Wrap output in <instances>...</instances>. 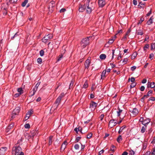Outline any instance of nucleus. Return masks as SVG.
<instances>
[{
	"label": "nucleus",
	"mask_w": 155,
	"mask_h": 155,
	"mask_svg": "<svg viewBox=\"0 0 155 155\" xmlns=\"http://www.w3.org/2000/svg\"><path fill=\"white\" fill-rule=\"evenodd\" d=\"M144 20V18L142 17L140 18V19L139 21V22L138 23V24L139 25V24H141L142 22H143Z\"/></svg>",
	"instance_id": "603ef678"
},
{
	"label": "nucleus",
	"mask_w": 155,
	"mask_h": 155,
	"mask_svg": "<svg viewBox=\"0 0 155 155\" xmlns=\"http://www.w3.org/2000/svg\"><path fill=\"white\" fill-rule=\"evenodd\" d=\"M144 5V4L142 3L141 2H139V4L138 5L139 8H143Z\"/></svg>",
	"instance_id": "c85d7f7f"
},
{
	"label": "nucleus",
	"mask_w": 155,
	"mask_h": 155,
	"mask_svg": "<svg viewBox=\"0 0 155 155\" xmlns=\"http://www.w3.org/2000/svg\"><path fill=\"white\" fill-rule=\"evenodd\" d=\"M114 39L113 38H112L110 40L108 41L107 44H111L114 42Z\"/></svg>",
	"instance_id": "09e8293b"
},
{
	"label": "nucleus",
	"mask_w": 155,
	"mask_h": 155,
	"mask_svg": "<svg viewBox=\"0 0 155 155\" xmlns=\"http://www.w3.org/2000/svg\"><path fill=\"white\" fill-rule=\"evenodd\" d=\"M74 130L76 132H78V131H81L82 130V128L81 127H79L78 128H75Z\"/></svg>",
	"instance_id": "c756f323"
},
{
	"label": "nucleus",
	"mask_w": 155,
	"mask_h": 155,
	"mask_svg": "<svg viewBox=\"0 0 155 155\" xmlns=\"http://www.w3.org/2000/svg\"><path fill=\"white\" fill-rule=\"evenodd\" d=\"M137 52H134L133 54L131 57V59H134L135 58V57L137 56Z\"/></svg>",
	"instance_id": "2f4dec72"
},
{
	"label": "nucleus",
	"mask_w": 155,
	"mask_h": 155,
	"mask_svg": "<svg viewBox=\"0 0 155 155\" xmlns=\"http://www.w3.org/2000/svg\"><path fill=\"white\" fill-rule=\"evenodd\" d=\"M28 0H25L22 3V7H25L28 2Z\"/></svg>",
	"instance_id": "7c9ffc66"
},
{
	"label": "nucleus",
	"mask_w": 155,
	"mask_h": 155,
	"mask_svg": "<svg viewBox=\"0 0 155 155\" xmlns=\"http://www.w3.org/2000/svg\"><path fill=\"white\" fill-rule=\"evenodd\" d=\"M149 100L154 101L155 100V97H151L149 98Z\"/></svg>",
	"instance_id": "0e129e2a"
},
{
	"label": "nucleus",
	"mask_w": 155,
	"mask_h": 155,
	"mask_svg": "<svg viewBox=\"0 0 155 155\" xmlns=\"http://www.w3.org/2000/svg\"><path fill=\"white\" fill-rule=\"evenodd\" d=\"M18 92L20 94H21L23 93V91L22 90V88H19L18 89Z\"/></svg>",
	"instance_id": "473e14b6"
},
{
	"label": "nucleus",
	"mask_w": 155,
	"mask_h": 155,
	"mask_svg": "<svg viewBox=\"0 0 155 155\" xmlns=\"http://www.w3.org/2000/svg\"><path fill=\"white\" fill-rule=\"evenodd\" d=\"M18 36V35L17 34V33H16L15 35L13 36V37H12L11 38V39L12 40H13L14 39V38L15 37L17 36Z\"/></svg>",
	"instance_id": "e2e57ef3"
},
{
	"label": "nucleus",
	"mask_w": 155,
	"mask_h": 155,
	"mask_svg": "<svg viewBox=\"0 0 155 155\" xmlns=\"http://www.w3.org/2000/svg\"><path fill=\"white\" fill-rule=\"evenodd\" d=\"M128 61L127 58H124L122 61L123 64H124L127 63Z\"/></svg>",
	"instance_id": "72a5a7b5"
},
{
	"label": "nucleus",
	"mask_w": 155,
	"mask_h": 155,
	"mask_svg": "<svg viewBox=\"0 0 155 155\" xmlns=\"http://www.w3.org/2000/svg\"><path fill=\"white\" fill-rule=\"evenodd\" d=\"M9 0V4L10 3H15L18 0Z\"/></svg>",
	"instance_id": "de8ad7c7"
},
{
	"label": "nucleus",
	"mask_w": 155,
	"mask_h": 155,
	"mask_svg": "<svg viewBox=\"0 0 155 155\" xmlns=\"http://www.w3.org/2000/svg\"><path fill=\"white\" fill-rule=\"evenodd\" d=\"M25 127V128H29L30 127V125L28 124H26L24 126Z\"/></svg>",
	"instance_id": "8fccbe9b"
},
{
	"label": "nucleus",
	"mask_w": 155,
	"mask_h": 155,
	"mask_svg": "<svg viewBox=\"0 0 155 155\" xmlns=\"http://www.w3.org/2000/svg\"><path fill=\"white\" fill-rule=\"evenodd\" d=\"M147 126H143L142 127V128L141 130V132L142 133H144L146 130V128Z\"/></svg>",
	"instance_id": "cd10ccee"
},
{
	"label": "nucleus",
	"mask_w": 155,
	"mask_h": 155,
	"mask_svg": "<svg viewBox=\"0 0 155 155\" xmlns=\"http://www.w3.org/2000/svg\"><path fill=\"white\" fill-rule=\"evenodd\" d=\"M30 116L29 115V114H26V116L25 118V121L27 120L30 117Z\"/></svg>",
	"instance_id": "37998d69"
},
{
	"label": "nucleus",
	"mask_w": 155,
	"mask_h": 155,
	"mask_svg": "<svg viewBox=\"0 0 155 155\" xmlns=\"http://www.w3.org/2000/svg\"><path fill=\"white\" fill-rule=\"evenodd\" d=\"M90 37H87L82 39L81 43V47L83 48H85L89 43V38Z\"/></svg>",
	"instance_id": "f03ea898"
},
{
	"label": "nucleus",
	"mask_w": 155,
	"mask_h": 155,
	"mask_svg": "<svg viewBox=\"0 0 155 155\" xmlns=\"http://www.w3.org/2000/svg\"><path fill=\"white\" fill-rule=\"evenodd\" d=\"M88 87V84L87 81H85L83 85V87L84 88H87Z\"/></svg>",
	"instance_id": "ea45409f"
},
{
	"label": "nucleus",
	"mask_w": 155,
	"mask_h": 155,
	"mask_svg": "<svg viewBox=\"0 0 155 155\" xmlns=\"http://www.w3.org/2000/svg\"><path fill=\"white\" fill-rule=\"evenodd\" d=\"M14 123H11L10 124L6 129V131L7 133L9 132L10 129L13 127L14 126Z\"/></svg>",
	"instance_id": "a211bd4d"
},
{
	"label": "nucleus",
	"mask_w": 155,
	"mask_h": 155,
	"mask_svg": "<svg viewBox=\"0 0 155 155\" xmlns=\"http://www.w3.org/2000/svg\"><path fill=\"white\" fill-rule=\"evenodd\" d=\"M98 4L99 7H103L105 4V0H99Z\"/></svg>",
	"instance_id": "f8f14e48"
},
{
	"label": "nucleus",
	"mask_w": 155,
	"mask_h": 155,
	"mask_svg": "<svg viewBox=\"0 0 155 155\" xmlns=\"http://www.w3.org/2000/svg\"><path fill=\"white\" fill-rule=\"evenodd\" d=\"M37 62L38 63H39V64H41V63L42 62V59L40 58H38V59H37Z\"/></svg>",
	"instance_id": "e433bc0d"
},
{
	"label": "nucleus",
	"mask_w": 155,
	"mask_h": 155,
	"mask_svg": "<svg viewBox=\"0 0 155 155\" xmlns=\"http://www.w3.org/2000/svg\"><path fill=\"white\" fill-rule=\"evenodd\" d=\"M137 35H142L143 34V31L141 30H139L137 32Z\"/></svg>",
	"instance_id": "f704fd0d"
},
{
	"label": "nucleus",
	"mask_w": 155,
	"mask_h": 155,
	"mask_svg": "<svg viewBox=\"0 0 155 155\" xmlns=\"http://www.w3.org/2000/svg\"><path fill=\"white\" fill-rule=\"evenodd\" d=\"M53 139V136H50L49 138V145H51L52 144V143L53 141L52 140Z\"/></svg>",
	"instance_id": "bb28decb"
},
{
	"label": "nucleus",
	"mask_w": 155,
	"mask_h": 155,
	"mask_svg": "<svg viewBox=\"0 0 155 155\" xmlns=\"http://www.w3.org/2000/svg\"><path fill=\"white\" fill-rule=\"evenodd\" d=\"M38 133V132L36 130H33L31 132V136L33 137Z\"/></svg>",
	"instance_id": "5701e85b"
},
{
	"label": "nucleus",
	"mask_w": 155,
	"mask_h": 155,
	"mask_svg": "<svg viewBox=\"0 0 155 155\" xmlns=\"http://www.w3.org/2000/svg\"><path fill=\"white\" fill-rule=\"evenodd\" d=\"M44 54V52L43 50H41L40 51V54L41 56H43Z\"/></svg>",
	"instance_id": "49530a36"
},
{
	"label": "nucleus",
	"mask_w": 155,
	"mask_h": 155,
	"mask_svg": "<svg viewBox=\"0 0 155 155\" xmlns=\"http://www.w3.org/2000/svg\"><path fill=\"white\" fill-rule=\"evenodd\" d=\"M53 35L51 34H49L44 37L42 39V41L44 43H47L53 38Z\"/></svg>",
	"instance_id": "7ed1b4c3"
},
{
	"label": "nucleus",
	"mask_w": 155,
	"mask_h": 155,
	"mask_svg": "<svg viewBox=\"0 0 155 155\" xmlns=\"http://www.w3.org/2000/svg\"><path fill=\"white\" fill-rule=\"evenodd\" d=\"M150 121V119L145 118L144 119V121L143 122L142 124L145 126H146V125L149 123Z\"/></svg>",
	"instance_id": "dca6fc26"
},
{
	"label": "nucleus",
	"mask_w": 155,
	"mask_h": 155,
	"mask_svg": "<svg viewBox=\"0 0 155 155\" xmlns=\"http://www.w3.org/2000/svg\"><path fill=\"white\" fill-rule=\"evenodd\" d=\"M35 92H34L33 91H31L30 93V96L31 97L33 95H34L35 94Z\"/></svg>",
	"instance_id": "13d9d810"
},
{
	"label": "nucleus",
	"mask_w": 155,
	"mask_h": 155,
	"mask_svg": "<svg viewBox=\"0 0 155 155\" xmlns=\"http://www.w3.org/2000/svg\"><path fill=\"white\" fill-rule=\"evenodd\" d=\"M104 117V114H102L99 117V119L101 121H102Z\"/></svg>",
	"instance_id": "6e6d98bb"
},
{
	"label": "nucleus",
	"mask_w": 155,
	"mask_h": 155,
	"mask_svg": "<svg viewBox=\"0 0 155 155\" xmlns=\"http://www.w3.org/2000/svg\"><path fill=\"white\" fill-rule=\"evenodd\" d=\"M92 136V134L91 133H90L88 134L87 136V137L89 139Z\"/></svg>",
	"instance_id": "79ce46f5"
},
{
	"label": "nucleus",
	"mask_w": 155,
	"mask_h": 155,
	"mask_svg": "<svg viewBox=\"0 0 155 155\" xmlns=\"http://www.w3.org/2000/svg\"><path fill=\"white\" fill-rule=\"evenodd\" d=\"M116 125V122L114 120H111L109 123V127L110 128H112L113 127L115 126Z\"/></svg>",
	"instance_id": "6e6552de"
},
{
	"label": "nucleus",
	"mask_w": 155,
	"mask_h": 155,
	"mask_svg": "<svg viewBox=\"0 0 155 155\" xmlns=\"http://www.w3.org/2000/svg\"><path fill=\"white\" fill-rule=\"evenodd\" d=\"M153 17H151L149 19V20L147 22V24L148 25H151V24H152L153 22Z\"/></svg>",
	"instance_id": "aec40b11"
},
{
	"label": "nucleus",
	"mask_w": 155,
	"mask_h": 155,
	"mask_svg": "<svg viewBox=\"0 0 155 155\" xmlns=\"http://www.w3.org/2000/svg\"><path fill=\"white\" fill-rule=\"evenodd\" d=\"M150 152L152 155H155V147L153 148Z\"/></svg>",
	"instance_id": "a19ab883"
},
{
	"label": "nucleus",
	"mask_w": 155,
	"mask_h": 155,
	"mask_svg": "<svg viewBox=\"0 0 155 155\" xmlns=\"http://www.w3.org/2000/svg\"><path fill=\"white\" fill-rule=\"evenodd\" d=\"M91 58L89 57L87 59L85 63V67L86 68H88L91 63Z\"/></svg>",
	"instance_id": "39448f33"
},
{
	"label": "nucleus",
	"mask_w": 155,
	"mask_h": 155,
	"mask_svg": "<svg viewBox=\"0 0 155 155\" xmlns=\"http://www.w3.org/2000/svg\"><path fill=\"white\" fill-rule=\"evenodd\" d=\"M155 48V43H153L151 45V50H153Z\"/></svg>",
	"instance_id": "864d4df0"
},
{
	"label": "nucleus",
	"mask_w": 155,
	"mask_h": 155,
	"mask_svg": "<svg viewBox=\"0 0 155 155\" xmlns=\"http://www.w3.org/2000/svg\"><path fill=\"white\" fill-rule=\"evenodd\" d=\"M86 8V7L84 5H81L79 9V11L80 12H83L84 10V8Z\"/></svg>",
	"instance_id": "4be33fe9"
},
{
	"label": "nucleus",
	"mask_w": 155,
	"mask_h": 155,
	"mask_svg": "<svg viewBox=\"0 0 155 155\" xmlns=\"http://www.w3.org/2000/svg\"><path fill=\"white\" fill-rule=\"evenodd\" d=\"M133 114V115H136L138 113V110L136 108H134L131 110H130Z\"/></svg>",
	"instance_id": "ddd939ff"
},
{
	"label": "nucleus",
	"mask_w": 155,
	"mask_h": 155,
	"mask_svg": "<svg viewBox=\"0 0 155 155\" xmlns=\"http://www.w3.org/2000/svg\"><path fill=\"white\" fill-rule=\"evenodd\" d=\"M64 93H62L58 97L59 98H60L61 99L62 98L64 97Z\"/></svg>",
	"instance_id": "4d7b16f0"
},
{
	"label": "nucleus",
	"mask_w": 155,
	"mask_h": 155,
	"mask_svg": "<svg viewBox=\"0 0 155 155\" xmlns=\"http://www.w3.org/2000/svg\"><path fill=\"white\" fill-rule=\"evenodd\" d=\"M149 47V45L148 44H146L144 47H143V50L144 51H146L147 49Z\"/></svg>",
	"instance_id": "c9c22d12"
},
{
	"label": "nucleus",
	"mask_w": 155,
	"mask_h": 155,
	"mask_svg": "<svg viewBox=\"0 0 155 155\" xmlns=\"http://www.w3.org/2000/svg\"><path fill=\"white\" fill-rule=\"evenodd\" d=\"M147 81V80L146 79H144L142 80V83L143 84H145V83Z\"/></svg>",
	"instance_id": "338daca9"
},
{
	"label": "nucleus",
	"mask_w": 155,
	"mask_h": 155,
	"mask_svg": "<svg viewBox=\"0 0 155 155\" xmlns=\"http://www.w3.org/2000/svg\"><path fill=\"white\" fill-rule=\"evenodd\" d=\"M9 5V3L7 1V4H3L2 5L1 8L3 10L6 11L7 9L8 6Z\"/></svg>",
	"instance_id": "1a4fd4ad"
},
{
	"label": "nucleus",
	"mask_w": 155,
	"mask_h": 155,
	"mask_svg": "<svg viewBox=\"0 0 155 155\" xmlns=\"http://www.w3.org/2000/svg\"><path fill=\"white\" fill-rule=\"evenodd\" d=\"M153 93V91L151 90H149L147 92V94L148 96H151Z\"/></svg>",
	"instance_id": "4c0bfd02"
},
{
	"label": "nucleus",
	"mask_w": 155,
	"mask_h": 155,
	"mask_svg": "<svg viewBox=\"0 0 155 155\" xmlns=\"http://www.w3.org/2000/svg\"><path fill=\"white\" fill-rule=\"evenodd\" d=\"M147 87L153 88L155 87V83L154 82H150L148 81Z\"/></svg>",
	"instance_id": "9b49d317"
},
{
	"label": "nucleus",
	"mask_w": 155,
	"mask_h": 155,
	"mask_svg": "<svg viewBox=\"0 0 155 155\" xmlns=\"http://www.w3.org/2000/svg\"><path fill=\"white\" fill-rule=\"evenodd\" d=\"M126 127V126H123L122 127H120V129L118 131V133L119 134H121V132L123 131V130Z\"/></svg>",
	"instance_id": "b1692460"
},
{
	"label": "nucleus",
	"mask_w": 155,
	"mask_h": 155,
	"mask_svg": "<svg viewBox=\"0 0 155 155\" xmlns=\"http://www.w3.org/2000/svg\"><path fill=\"white\" fill-rule=\"evenodd\" d=\"M63 55L62 54H61V55H59L57 61H59L61 60V59L63 58Z\"/></svg>",
	"instance_id": "58836bf2"
},
{
	"label": "nucleus",
	"mask_w": 155,
	"mask_h": 155,
	"mask_svg": "<svg viewBox=\"0 0 155 155\" xmlns=\"http://www.w3.org/2000/svg\"><path fill=\"white\" fill-rule=\"evenodd\" d=\"M94 8L91 5H89L87 8H86L87 12L88 13H90Z\"/></svg>",
	"instance_id": "0eeeda50"
},
{
	"label": "nucleus",
	"mask_w": 155,
	"mask_h": 155,
	"mask_svg": "<svg viewBox=\"0 0 155 155\" xmlns=\"http://www.w3.org/2000/svg\"><path fill=\"white\" fill-rule=\"evenodd\" d=\"M74 148L76 150H78L79 148V146L78 144H76L74 146Z\"/></svg>",
	"instance_id": "a18cd8bd"
},
{
	"label": "nucleus",
	"mask_w": 155,
	"mask_h": 155,
	"mask_svg": "<svg viewBox=\"0 0 155 155\" xmlns=\"http://www.w3.org/2000/svg\"><path fill=\"white\" fill-rule=\"evenodd\" d=\"M106 56L105 54H102L100 56V58L101 60H104L106 58Z\"/></svg>",
	"instance_id": "a878e982"
},
{
	"label": "nucleus",
	"mask_w": 155,
	"mask_h": 155,
	"mask_svg": "<svg viewBox=\"0 0 155 155\" xmlns=\"http://www.w3.org/2000/svg\"><path fill=\"white\" fill-rule=\"evenodd\" d=\"M21 147L19 146L13 148L12 153L15 155H24V153L21 151Z\"/></svg>",
	"instance_id": "f257e3e1"
},
{
	"label": "nucleus",
	"mask_w": 155,
	"mask_h": 155,
	"mask_svg": "<svg viewBox=\"0 0 155 155\" xmlns=\"http://www.w3.org/2000/svg\"><path fill=\"white\" fill-rule=\"evenodd\" d=\"M7 150V148L6 147H2L1 148L0 150V153L1 154H4Z\"/></svg>",
	"instance_id": "4468645a"
},
{
	"label": "nucleus",
	"mask_w": 155,
	"mask_h": 155,
	"mask_svg": "<svg viewBox=\"0 0 155 155\" xmlns=\"http://www.w3.org/2000/svg\"><path fill=\"white\" fill-rule=\"evenodd\" d=\"M154 56V54L153 53H152L150 54L149 58L150 59H152L153 58Z\"/></svg>",
	"instance_id": "052dcab7"
},
{
	"label": "nucleus",
	"mask_w": 155,
	"mask_h": 155,
	"mask_svg": "<svg viewBox=\"0 0 155 155\" xmlns=\"http://www.w3.org/2000/svg\"><path fill=\"white\" fill-rule=\"evenodd\" d=\"M118 111H117V116H120L122 113V112L123 111V110L122 109H120L119 106H118Z\"/></svg>",
	"instance_id": "6ab92c4d"
},
{
	"label": "nucleus",
	"mask_w": 155,
	"mask_h": 155,
	"mask_svg": "<svg viewBox=\"0 0 155 155\" xmlns=\"http://www.w3.org/2000/svg\"><path fill=\"white\" fill-rule=\"evenodd\" d=\"M145 88V87L144 86H142L140 87V90L141 91H144Z\"/></svg>",
	"instance_id": "bf43d9fd"
},
{
	"label": "nucleus",
	"mask_w": 155,
	"mask_h": 155,
	"mask_svg": "<svg viewBox=\"0 0 155 155\" xmlns=\"http://www.w3.org/2000/svg\"><path fill=\"white\" fill-rule=\"evenodd\" d=\"M20 110V108L19 107H16L12 112L11 117L12 118H15V116L18 115Z\"/></svg>",
	"instance_id": "20e7f679"
},
{
	"label": "nucleus",
	"mask_w": 155,
	"mask_h": 155,
	"mask_svg": "<svg viewBox=\"0 0 155 155\" xmlns=\"http://www.w3.org/2000/svg\"><path fill=\"white\" fill-rule=\"evenodd\" d=\"M33 111L32 109H31L30 110V111H28L27 114H29V115L31 116V115L33 114Z\"/></svg>",
	"instance_id": "c03bdc74"
},
{
	"label": "nucleus",
	"mask_w": 155,
	"mask_h": 155,
	"mask_svg": "<svg viewBox=\"0 0 155 155\" xmlns=\"http://www.w3.org/2000/svg\"><path fill=\"white\" fill-rule=\"evenodd\" d=\"M61 99L60 98H59L58 97L56 99V101L55 103L54 104V105L56 107V108H57L58 107V105L59 104Z\"/></svg>",
	"instance_id": "2eb2a0df"
},
{
	"label": "nucleus",
	"mask_w": 155,
	"mask_h": 155,
	"mask_svg": "<svg viewBox=\"0 0 155 155\" xmlns=\"http://www.w3.org/2000/svg\"><path fill=\"white\" fill-rule=\"evenodd\" d=\"M49 8L50 9V8H51V10L52 11V8L54 7L55 5V2H54L53 1H51L49 4Z\"/></svg>",
	"instance_id": "f3484780"
},
{
	"label": "nucleus",
	"mask_w": 155,
	"mask_h": 155,
	"mask_svg": "<svg viewBox=\"0 0 155 155\" xmlns=\"http://www.w3.org/2000/svg\"><path fill=\"white\" fill-rule=\"evenodd\" d=\"M106 73V70H104L103 71L101 75V78L102 79H104L105 77V75Z\"/></svg>",
	"instance_id": "412c9836"
},
{
	"label": "nucleus",
	"mask_w": 155,
	"mask_h": 155,
	"mask_svg": "<svg viewBox=\"0 0 155 155\" xmlns=\"http://www.w3.org/2000/svg\"><path fill=\"white\" fill-rule=\"evenodd\" d=\"M133 3L135 5H136L137 4V1L136 0H133Z\"/></svg>",
	"instance_id": "69168bd1"
},
{
	"label": "nucleus",
	"mask_w": 155,
	"mask_h": 155,
	"mask_svg": "<svg viewBox=\"0 0 155 155\" xmlns=\"http://www.w3.org/2000/svg\"><path fill=\"white\" fill-rule=\"evenodd\" d=\"M136 66H134L132 67L131 68V70L132 71H134L136 69Z\"/></svg>",
	"instance_id": "680f3d73"
},
{
	"label": "nucleus",
	"mask_w": 155,
	"mask_h": 155,
	"mask_svg": "<svg viewBox=\"0 0 155 155\" xmlns=\"http://www.w3.org/2000/svg\"><path fill=\"white\" fill-rule=\"evenodd\" d=\"M68 143L66 141H65L61 145V151H63L65 149L66 146L67 145Z\"/></svg>",
	"instance_id": "9d476101"
},
{
	"label": "nucleus",
	"mask_w": 155,
	"mask_h": 155,
	"mask_svg": "<svg viewBox=\"0 0 155 155\" xmlns=\"http://www.w3.org/2000/svg\"><path fill=\"white\" fill-rule=\"evenodd\" d=\"M151 154V152L150 151H148L146 152L145 153V155H150Z\"/></svg>",
	"instance_id": "774afa93"
},
{
	"label": "nucleus",
	"mask_w": 155,
	"mask_h": 155,
	"mask_svg": "<svg viewBox=\"0 0 155 155\" xmlns=\"http://www.w3.org/2000/svg\"><path fill=\"white\" fill-rule=\"evenodd\" d=\"M122 136L121 135H120L118 136V137L117 138V141L120 143V141H122Z\"/></svg>",
	"instance_id": "393cba45"
},
{
	"label": "nucleus",
	"mask_w": 155,
	"mask_h": 155,
	"mask_svg": "<svg viewBox=\"0 0 155 155\" xmlns=\"http://www.w3.org/2000/svg\"><path fill=\"white\" fill-rule=\"evenodd\" d=\"M97 104L94 102H92L90 104V108H91L92 110H94Z\"/></svg>",
	"instance_id": "423d86ee"
},
{
	"label": "nucleus",
	"mask_w": 155,
	"mask_h": 155,
	"mask_svg": "<svg viewBox=\"0 0 155 155\" xmlns=\"http://www.w3.org/2000/svg\"><path fill=\"white\" fill-rule=\"evenodd\" d=\"M73 83H74V81L73 80H72V81H71V82L69 85V89H70V88L71 87H72L73 85Z\"/></svg>",
	"instance_id": "3c124183"
},
{
	"label": "nucleus",
	"mask_w": 155,
	"mask_h": 155,
	"mask_svg": "<svg viewBox=\"0 0 155 155\" xmlns=\"http://www.w3.org/2000/svg\"><path fill=\"white\" fill-rule=\"evenodd\" d=\"M129 154L130 155H134V152L132 150H130L129 151Z\"/></svg>",
	"instance_id": "5fc2aeb1"
}]
</instances>
